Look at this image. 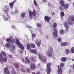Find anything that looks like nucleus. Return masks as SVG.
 I'll use <instances>...</instances> for the list:
<instances>
[{
  "label": "nucleus",
  "instance_id": "59",
  "mask_svg": "<svg viewBox=\"0 0 74 74\" xmlns=\"http://www.w3.org/2000/svg\"><path fill=\"white\" fill-rule=\"evenodd\" d=\"M11 12L12 14H14V12H13L11 11Z\"/></svg>",
  "mask_w": 74,
  "mask_h": 74
},
{
  "label": "nucleus",
  "instance_id": "25",
  "mask_svg": "<svg viewBox=\"0 0 74 74\" xmlns=\"http://www.w3.org/2000/svg\"><path fill=\"white\" fill-rule=\"evenodd\" d=\"M60 33L61 34H64V31L63 29H61L60 30Z\"/></svg>",
  "mask_w": 74,
  "mask_h": 74
},
{
  "label": "nucleus",
  "instance_id": "28",
  "mask_svg": "<svg viewBox=\"0 0 74 74\" xmlns=\"http://www.w3.org/2000/svg\"><path fill=\"white\" fill-rule=\"evenodd\" d=\"M9 5L11 7V8H13V6L14 5V3L13 2H12L11 3H9Z\"/></svg>",
  "mask_w": 74,
  "mask_h": 74
},
{
  "label": "nucleus",
  "instance_id": "36",
  "mask_svg": "<svg viewBox=\"0 0 74 74\" xmlns=\"http://www.w3.org/2000/svg\"><path fill=\"white\" fill-rule=\"evenodd\" d=\"M57 40L59 42H62V39L60 38H58Z\"/></svg>",
  "mask_w": 74,
  "mask_h": 74
},
{
  "label": "nucleus",
  "instance_id": "22",
  "mask_svg": "<svg viewBox=\"0 0 74 74\" xmlns=\"http://www.w3.org/2000/svg\"><path fill=\"white\" fill-rule=\"evenodd\" d=\"M21 61L23 63H24L25 64H26L27 63V62L26 60L25 59L23 58H22L21 59Z\"/></svg>",
  "mask_w": 74,
  "mask_h": 74
},
{
  "label": "nucleus",
  "instance_id": "38",
  "mask_svg": "<svg viewBox=\"0 0 74 74\" xmlns=\"http://www.w3.org/2000/svg\"><path fill=\"white\" fill-rule=\"evenodd\" d=\"M25 16V13H23L21 14V17L22 18H24Z\"/></svg>",
  "mask_w": 74,
  "mask_h": 74
},
{
  "label": "nucleus",
  "instance_id": "32",
  "mask_svg": "<svg viewBox=\"0 0 74 74\" xmlns=\"http://www.w3.org/2000/svg\"><path fill=\"white\" fill-rule=\"evenodd\" d=\"M30 45L29 44H27L26 45V47L27 49H29L30 48Z\"/></svg>",
  "mask_w": 74,
  "mask_h": 74
},
{
  "label": "nucleus",
  "instance_id": "61",
  "mask_svg": "<svg viewBox=\"0 0 74 74\" xmlns=\"http://www.w3.org/2000/svg\"><path fill=\"white\" fill-rule=\"evenodd\" d=\"M68 1H71V0H67Z\"/></svg>",
  "mask_w": 74,
  "mask_h": 74
},
{
  "label": "nucleus",
  "instance_id": "21",
  "mask_svg": "<svg viewBox=\"0 0 74 74\" xmlns=\"http://www.w3.org/2000/svg\"><path fill=\"white\" fill-rule=\"evenodd\" d=\"M67 45V42H64L61 43V46L62 47H64Z\"/></svg>",
  "mask_w": 74,
  "mask_h": 74
},
{
  "label": "nucleus",
  "instance_id": "47",
  "mask_svg": "<svg viewBox=\"0 0 74 74\" xmlns=\"http://www.w3.org/2000/svg\"><path fill=\"white\" fill-rule=\"evenodd\" d=\"M42 2L43 3H45L47 2V0H42Z\"/></svg>",
  "mask_w": 74,
  "mask_h": 74
},
{
  "label": "nucleus",
  "instance_id": "5",
  "mask_svg": "<svg viewBox=\"0 0 74 74\" xmlns=\"http://www.w3.org/2000/svg\"><path fill=\"white\" fill-rule=\"evenodd\" d=\"M42 54H40L38 55V56L39 58L41 61L43 63H47V59L46 57H42Z\"/></svg>",
  "mask_w": 74,
  "mask_h": 74
},
{
  "label": "nucleus",
  "instance_id": "26",
  "mask_svg": "<svg viewBox=\"0 0 74 74\" xmlns=\"http://www.w3.org/2000/svg\"><path fill=\"white\" fill-rule=\"evenodd\" d=\"M21 71L22 72L26 73V70L21 68Z\"/></svg>",
  "mask_w": 74,
  "mask_h": 74
},
{
  "label": "nucleus",
  "instance_id": "54",
  "mask_svg": "<svg viewBox=\"0 0 74 74\" xmlns=\"http://www.w3.org/2000/svg\"><path fill=\"white\" fill-rule=\"evenodd\" d=\"M36 74H40V72L38 71Z\"/></svg>",
  "mask_w": 74,
  "mask_h": 74
},
{
  "label": "nucleus",
  "instance_id": "7",
  "mask_svg": "<svg viewBox=\"0 0 74 74\" xmlns=\"http://www.w3.org/2000/svg\"><path fill=\"white\" fill-rule=\"evenodd\" d=\"M16 43L17 45H19V47L21 49L23 50V51H24V47L23 46V45H20V42H19V41L18 40H16Z\"/></svg>",
  "mask_w": 74,
  "mask_h": 74
},
{
  "label": "nucleus",
  "instance_id": "9",
  "mask_svg": "<svg viewBox=\"0 0 74 74\" xmlns=\"http://www.w3.org/2000/svg\"><path fill=\"white\" fill-rule=\"evenodd\" d=\"M4 74H10V71L8 69V68L6 67L4 69Z\"/></svg>",
  "mask_w": 74,
  "mask_h": 74
},
{
  "label": "nucleus",
  "instance_id": "60",
  "mask_svg": "<svg viewBox=\"0 0 74 74\" xmlns=\"http://www.w3.org/2000/svg\"><path fill=\"white\" fill-rule=\"evenodd\" d=\"M8 18H9V19H11V17H10V16H9L8 15Z\"/></svg>",
  "mask_w": 74,
  "mask_h": 74
},
{
  "label": "nucleus",
  "instance_id": "23",
  "mask_svg": "<svg viewBox=\"0 0 74 74\" xmlns=\"http://www.w3.org/2000/svg\"><path fill=\"white\" fill-rule=\"evenodd\" d=\"M10 45H11V43H7L5 44V46L6 48H9L10 47H10H11V46H10Z\"/></svg>",
  "mask_w": 74,
  "mask_h": 74
},
{
  "label": "nucleus",
  "instance_id": "6",
  "mask_svg": "<svg viewBox=\"0 0 74 74\" xmlns=\"http://www.w3.org/2000/svg\"><path fill=\"white\" fill-rule=\"evenodd\" d=\"M51 63H48L47 64V74H50L51 73Z\"/></svg>",
  "mask_w": 74,
  "mask_h": 74
},
{
  "label": "nucleus",
  "instance_id": "13",
  "mask_svg": "<svg viewBox=\"0 0 74 74\" xmlns=\"http://www.w3.org/2000/svg\"><path fill=\"white\" fill-rule=\"evenodd\" d=\"M60 60L62 62H65L67 60V58L65 57H63L61 58Z\"/></svg>",
  "mask_w": 74,
  "mask_h": 74
},
{
  "label": "nucleus",
  "instance_id": "14",
  "mask_svg": "<svg viewBox=\"0 0 74 74\" xmlns=\"http://www.w3.org/2000/svg\"><path fill=\"white\" fill-rule=\"evenodd\" d=\"M52 53L50 51H48L47 52V55L49 58H51L52 56Z\"/></svg>",
  "mask_w": 74,
  "mask_h": 74
},
{
  "label": "nucleus",
  "instance_id": "3",
  "mask_svg": "<svg viewBox=\"0 0 74 74\" xmlns=\"http://www.w3.org/2000/svg\"><path fill=\"white\" fill-rule=\"evenodd\" d=\"M6 56V53L3 51H1V54H0V62L1 63H3V58Z\"/></svg>",
  "mask_w": 74,
  "mask_h": 74
},
{
  "label": "nucleus",
  "instance_id": "24",
  "mask_svg": "<svg viewBox=\"0 0 74 74\" xmlns=\"http://www.w3.org/2000/svg\"><path fill=\"white\" fill-rule=\"evenodd\" d=\"M14 66L16 69H18L19 68V64L17 63H14Z\"/></svg>",
  "mask_w": 74,
  "mask_h": 74
},
{
  "label": "nucleus",
  "instance_id": "58",
  "mask_svg": "<svg viewBox=\"0 0 74 74\" xmlns=\"http://www.w3.org/2000/svg\"><path fill=\"white\" fill-rule=\"evenodd\" d=\"M32 74H36V73H35V72H33L32 73Z\"/></svg>",
  "mask_w": 74,
  "mask_h": 74
},
{
  "label": "nucleus",
  "instance_id": "39",
  "mask_svg": "<svg viewBox=\"0 0 74 74\" xmlns=\"http://www.w3.org/2000/svg\"><path fill=\"white\" fill-rule=\"evenodd\" d=\"M11 74H15V71L13 70H11Z\"/></svg>",
  "mask_w": 74,
  "mask_h": 74
},
{
  "label": "nucleus",
  "instance_id": "30",
  "mask_svg": "<svg viewBox=\"0 0 74 74\" xmlns=\"http://www.w3.org/2000/svg\"><path fill=\"white\" fill-rule=\"evenodd\" d=\"M8 6L6 5L5 7V9H4V11H8Z\"/></svg>",
  "mask_w": 74,
  "mask_h": 74
},
{
  "label": "nucleus",
  "instance_id": "15",
  "mask_svg": "<svg viewBox=\"0 0 74 74\" xmlns=\"http://www.w3.org/2000/svg\"><path fill=\"white\" fill-rule=\"evenodd\" d=\"M62 69L63 68L59 67L58 70V74H62Z\"/></svg>",
  "mask_w": 74,
  "mask_h": 74
},
{
  "label": "nucleus",
  "instance_id": "49",
  "mask_svg": "<svg viewBox=\"0 0 74 74\" xmlns=\"http://www.w3.org/2000/svg\"><path fill=\"white\" fill-rule=\"evenodd\" d=\"M8 56H9V57L10 58H12V55H11V54H9L8 55Z\"/></svg>",
  "mask_w": 74,
  "mask_h": 74
},
{
  "label": "nucleus",
  "instance_id": "18",
  "mask_svg": "<svg viewBox=\"0 0 74 74\" xmlns=\"http://www.w3.org/2000/svg\"><path fill=\"white\" fill-rule=\"evenodd\" d=\"M69 18L70 19L71 21H74V16L72 15L70 16Z\"/></svg>",
  "mask_w": 74,
  "mask_h": 74
},
{
  "label": "nucleus",
  "instance_id": "63",
  "mask_svg": "<svg viewBox=\"0 0 74 74\" xmlns=\"http://www.w3.org/2000/svg\"><path fill=\"white\" fill-rule=\"evenodd\" d=\"M15 12H17V10H15Z\"/></svg>",
  "mask_w": 74,
  "mask_h": 74
},
{
  "label": "nucleus",
  "instance_id": "20",
  "mask_svg": "<svg viewBox=\"0 0 74 74\" xmlns=\"http://www.w3.org/2000/svg\"><path fill=\"white\" fill-rule=\"evenodd\" d=\"M48 51H49V52H51V53H53V48L51 47H49L48 48Z\"/></svg>",
  "mask_w": 74,
  "mask_h": 74
},
{
  "label": "nucleus",
  "instance_id": "51",
  "mask_svg": "<svg viewBox=\"0 0 74 74\" xmlns=\"http://www.w3.org/2000/svg\"><path fill=\"white\" fill-rule=\"evenodd\" d=\"M4 19L5 20V21H8V18L7 17L5 18Z\"/></svg>",
  "mask_w": 74,
  "mask_h": 74
},
{
  "label": "nucleus",
  "instance_id": "50",
  "mask_svg": "<svg viewBox=\"0 0 74 74\" xmlns=\"http://www.w3.org/2000/svg\"><path fill=\"white\" fill-rule=\"evenodd\" d=\"M51 15H52V16H53V15H55V12H52L51 13Z\"/></svg>",
  "mask_w": 74,
  "mask_h": 74
},
{
  "label": "nucleus",
  "instance_id": "64",
  "mask_svg": "<svg viewBox=\"0 0 74 74\" xmlns=\"http://www.w3.org/2000/svg\"><path fill=\"white\" fill-rule=\"evenodd\" d=\"M73 61H74V60L73 59L72 60Z\"/></svg>",
  "mask_w": 74,
  "mask_h": 74
},
{
  "label": "nucleus",
  "instance_id": "44",
  "mask_svg": "<svg viewBox=\"0 0 74 74\" xmlns=\"http://www.w3.org/2000/svg\"><path fill=\"white\" fill-rule=\"evenodd\" d=\"M38 47H40V45H41V42H38L37 44Z\"/></svg>",
  "mask_w": 74,
  "mask_h": 74
},
{
  "label": "nucleus",
  "instance_id": "10",
  "mask_svg": "<svg viewBox=\"0 0 74 74\" xmlns=\"http://www.w3.org/2000/svg\"><path fill=\"white\" fill-rule=\"evenodd\" d=\"M30 67L32 70H34L36 69V65L34 64H32L30 66Z\"/></svg>",
  "mask_w": 74,
  "mask_h": 74
},
{
  "label": "nucleus",
  "instance_id": "2",
  "mask_svg": "<svg viewBox=\"0 0 74 74\" xmlns=\"http://www.w3.org/2000/svg\"><path fill=\"white\" fill-rule=\"evenodd\" d=\"M14 41V39L11 38H8L7 39V42H9L11 44L10 49L11 51H13V50L15 49V46L13 45V44L12 43Z\"/></svg>",
  "mask_w": 74,
  "mask_h": 74
},
{
  "label": "nucleus",
  "instance_id": "57",
  "mask_svg": "<svg viewBox=\"0 0 74 74\" xmlns=\"http://www.w3.org/2000/svg\"><path fill=\"white\" fill-rule=\"evenodd\" d=\"M58 69H59V67H60V68H62V67H61L60 66H59V65H58Z\"/></svg>",
  "mask_w": 74,
  "mask_h": 74
},
{
  "label": "nucleus",
  "instance_id": "27",
  "mask_svg": "<svg viewBox=\"0 0 74 74\" xmlns=\"http://www.w3.org/2000/svg\"><path fill=\"white\" fill-rule=\"evenodd\" d=\"M59 9L60 10L63 11V10H64V6H63L62 5L60 6Z\"/></svg>",
  "mask_w": 74,
  "mask_h": 74
},
{
  "label": "nucleus",
  "instance_id": "17",
  "mask_svg": "<svg viewBox=\"0 0 74 74\" xmlns=\"http://www.w3.org/2000/svg\"><path fill=\"white\" fill-rule=\"evenodd\" d=\"M30 60L32 63H34L36 62V60L34 59V58H33L32 57H31L30 58Z\"/></svg>",
  "mask_w": 74,
  "mask_h": 74
},
{
  "label": "nucleus",
  "instance_id": "19",
  "mask_svg": "<svg viewBox=\"0 0 74 74\" xmlns=\"http://www.w3.org/2000/svg\"><path fill=\"white\" fill-rule=\"evenodd\" d=\"M65 53L66 55L69 54L70 53V50L69 49H66L65 50Z\"/></svg>",
  "mask_w": 74,
  "mask_h": 74
},
{
  "label": "nucleus",
  "instance_id": "45",
  "mask_svg": "<svg viewBox=\"0 0 74 74\" xmlns=\"http://www.w3.org/2000/svg\"><path fill=\"white\" fill-rule=\"evenodd\" d=\"M39 41H38V40L37 39L35 41V43L36 44H37V43H38V42Z\"/></svg>",
  "mask_w": 74,
  "mask_h": 74
},
{
  "label": "nucleus",
  "instance_id": "8",
  "mask_svg": "<svg viewBox=\"0 0 74 74\" xmlns=\"http://www.w3.org/2000/svg\"><path fill=\"white\" fill-rule=\"evenodd\" d=\"M29 16L30 18L33 15L34 16H36V12H32L31 11L29 12Z\"/></svg>",
  "mask_w": 74,
  "mask_h": 74
},
{
  "label": "nucleus",
  "instance_id": "34",
  "mask_svg": "<svg viewBox=\"0 0 74 74\" xmlns=\"http://www.w3.org/2000/svg\"><path fill=\"white\" fill-rule=\"evenodd\" d=\"M5 12V14L7 15V16H8V12H9V10H5L4 11Z\"/></svg>",
  "mask_w": 74,
  "mask_h": 74
},
{
  "label": "nucleus",
  "instance_id": "46",
  "mask_svg": "<svg viewBox=\"0 0 74 74\" xmlns=\"http://www.w3.org/2000/svg\"><path fill=\"white\" fill-rule=\"evenodd\" d=\"M18 52L20 53H21V54H23V52L21 50H18Z\"/></svg>",
  "mask_w": 74,
  "mask_h": 74
},
{
  "label": "nucleus",
  "instance_id": "42",
  "mask_svg": "<svg viewBox=\"0 0 74 74\" xmlns=\"http://www.w3.org/2000/svg\"><path fill=\"white\" fill-rule=\"evenodd\" d=\"M3 62H7V58H5V57L4 58H3Z\"/></svg>",
  "mask_w": 74,
  "mask_h": 74
},
{
  "label": "nucleus",
  "instance_id": "52",
  "mask_svg": "<svg viewBox=\"0 0 74 74\" xmlns=\"http://www.w3.org/2000/svg\"><path fill=\"white\" fill-rule=\"evenodd\" d=\"M27 71L28 73H30V69H28L27 70Z\"/></svg>",
  "mask_w": 74,
  "mask_h": 74
},
{
  "label": "nucleus",
  "instance_id": "55",
  "mask_svg": "<svg viewBox=\"0 0 74 74\" xmlns=\"http://www.w3.org/2000/svg\"><path fill=\"white\" fill-rule=\"evenodd\" d=\"M69 24H70V25H72V24H73V23H71L70 22H69Z\"/></svg>",
  "mask_w": 74,
  "mask_h": 74
},
{
  "label": "nucleus",
  "instance_id": "43",
  "mask_svg": "<svg viewBox=\"0 0 74 74\" xmlns=\"http://www.w3.org/2000/svg\"><path fill=\"white\" fill-rule=\"evenodd\" d=\"M64 66V63H62L60 64V66L61 67H63Z\"/></svg>",
  "mask_w": 74,
  "mask_h": 74
},
{
  "label": "nucleus",
  "instance_id": "29",
  "mask_svg": "<svg viewBox=\"0 0 74 74\" xmlns=\"http://www.w3.org/2000/svg\"><path fill=\"white\" fill-rule=\"evenodd\" d=\"M60 15L61 17H63L64 16V13L63 12H61L60 13Z\"/></svg>",
  "mask_w": 74,
  "mask_h": 74
},
{
  "label": "nucleus",
  "instance_id": "11",
  "mask_svg": "<svg viewBox=\"0 0 74 74\" xmlns=\"http://www.w3.org/2000/svg\"><path fill=\"white\" fill-rule=\"evenodd\" d=\"M44 19L45 22H49V20L51 19V17L45 16L44 17Z\"/></svg>",
  "mask_w": 74,
  "mask_h": 74
},
{
  "label": "nucleus",
  "instance_id": "1",
  "mask_svg": "<svg viewBox=\"0 0 74 74\" xmlns=\"http://www.w3.org/2000/svg\"><path fill=\"white\" fill-rule=\"evenodd\" d=\"M58 25L56 23H54L52 25V27L53 28V37L55 38H56L58 37V29L56 28L57 27Z\"/></svg>",
  "mask_w": 74,
  "mask_h": 74
},
{
  "label": "nucleus",
  "instance_id": "56",
  "mask_svg": "<svg viewBox=\"0 0 74 74\" xmlns=\"http://www.w3.org/2000/svg\"><path fill=\"white\" fill-rule=\"evenodd\" d=\"M15 2H16V0H15L13 1V4L14 3H15Z\"/></svg>",
  "mask_w": 74,
  "mask_h": 74
},
{
  "label": "nucleus",
  "instance_id": "35",
  "mask_svg": "<svg viewBox=\"0 0 74 74\" xmlns=\"http://www.w3.org/2000/svg\"><path fill=\"white\" fill-rule=\"evenodd\" d=\"M32 38H34V37H36V35L35 33H33L32 35Z\"/></svg>",
  "mask_w": 74,
  "mask_h": 74
},
{
  "label": "nucleus",
  "instance_id": "41",
  "mask_svg": "<svg viewBox=\"0 0 74 74\" xmlns=\"http://www.w3.org/2000/svg\"><path fill=\"white\" fill-rule=\"evenodd\" d=\"M34 4L35 6H37V3L36 1V0H34Z\"/></svg>",
  "mask_w": 74,
  "mask_h": 74
},
{
  "label": "nucleus",
  "instance_id": "40",
  "mask_svg": "<svg viewBox=\"0 0 74 74\" xmlns=\"http://www.w3.org/2000/svg\"><path fill=\"white\" fill-rule=\"evenodd\" d=\"M25 58L26 59L27 62H28V63H30V60H29L27 59V57H25Z\"/></svg>",
  "mask_w": 74,
  "mask_h": 74
},
{
  "label": "nucleus",
  "instance_id": "31",
  "mask_svg": "<svg viewBox=\"0 0 74 74\" xmlns=\"http://www.w3.org/2000/svg\"><path fill=\"white\" fill-rule=\"evenodd\" d=\"M70 51L71 53H74V47H72Z\"/></svg>",
  "mask_w": 74,
  "mask_h": 74
},
{
  "label": "nucleus",
  "instance_id": "12",
  "mask_svg": "<svg viewBox=\"0 0 74 74\" xmlns=\"http://www.w3.org/2000/svg\"><path fill=\"white\" fill-rule=\"evenodd\" d=\"M65 27L66 29V30H68L69 29V26L68 25V24L67 23V22H66L64 24Z\"/></svg>",
  "mask_w": 74,
  "mask_h": 74
},
{
  "label": "nucleus",
  "instance_id": "62",
  "mask_svg": "<svg viewBox=\"0 0 74 74\" xmlns=\"http://www.w3.org/2000/svg\"><path fill=\"white\" fill-rule=\"evenodd\" d=\"M73 69H74V64L73 65Z\"/></svg>",
  "mask_w": 74,
  "mask_h": 74
},
{
  "label": "nucleus",
  "instance_id": "53",
  "mask_svg": "<svg viewBox=\"0 0 74 74\" xmlns=\"http://www.w3.org/2000/svg\"><path fill=\"white\" fill-rule=\"evenodd\" d=\"M12 28H13V29H15V26L14 25H13L12 26Z\"/></svg>",
  "mask_w": 74,
  "mask_h": 74
},
{
  "label": "nucleus",
  "instance_id": "37",
  "mask_svg": "<svg viewBox=\"0 0 74 74\" xmlns=\"http://www.w3.org/2000/svg\"><path fill=\"white\" fill-rule=\"evenodd\" d=\"M31 46L32 48H35V45L33 44H31Z\"/></svg>",
  "mask_w": 74,
  "mask_h": 74
},
{
  "label": "nucleus",
  "instance_id": "16",
  "mask_svg": "<svg viewBox=\"0 0 74 74\" xmlns=\"http://www.w3.org/2000/svg\"><path fill=\"white\" fill-rule=\"evenodd\" d=\"M30 51H31L32 53H34V54H37V51L36 50L33 49L32 50H30Z\"/></svg>",
  "mask_w": 74,
  "mask_h": 74
},
{
  "label": "nucleus",
  "instance_id": "4",
  "mask_svg": "<svg viewBox=\"0 0 74 74\" xmlns=\"http://www.w3.org/2000/svg\"><path fill=\"white\" fill-rule=\"evenodd\" d=\"M59 3L61 5L64 7V9L65 10H67V8H68L69 5L68 4H65V3H64V1L63 0H60L59 1Z\"/></svg>",
  "mask_w": 74,
  "mask_h": 74
},
{
  "label": "nucleus",
  "instance_id": "33",
  "mask_svg": "<svg viewBox=\"0 0 74 74\" xmlns=\"http://www.w3.org/2000/svg\"><path fill=\"white\" fill-rule=\"evenodd\" d=\"M42 26V25L41 24H40V23H37V26L38 27L40 28V27H41Z\"/></svg>",
  "mask_w": 74,
  "mask_h": 74
},
{
  "label": "nucleus",
  "instance_id": "48",
  "mask_svg": "<svg viewBox=\"0 0 74 74\" xmlns=\"http://www.w3.org/2000/svg\"><path fill=\"white\" fill-rule=\"evenodd\" d=\"M26 27L27 28H32V27L29 25H27L26 26Z\"/></svg>",
  "mask_w": 74,
  "mask_h": 74
}]
</instances>
